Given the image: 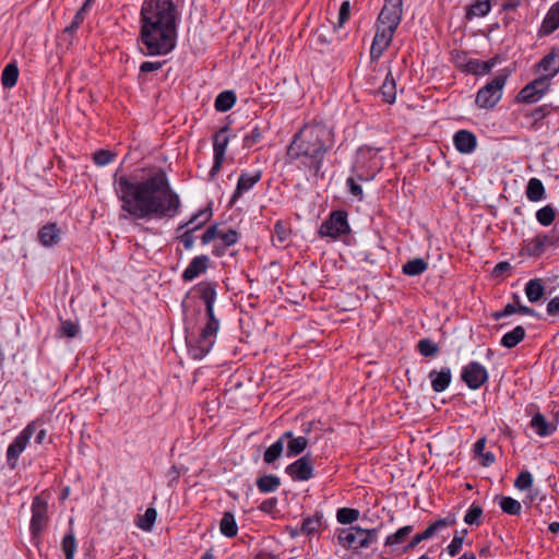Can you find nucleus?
<instances>
[{"mask_svg":"<svg viewBox=\"0 0 559 559\" xmlns=\"http://www.w3.org/2000/svg\"><path fill=\"white\" fill-rule=\"evenodd\" d=\"M114 187L121 211L133 219H173L181 210V199L163 168L141 180L116 171Z\"/></svg>","mask_w":559,"mask_h":559,"instance_id":"nucleus-1","label":"nucleus"},{"mask_svg":"<svg viewBox=\"0 0 559 559\" xmlns=\"http://www.w3.org/2000/svg\"><path fill=\"white\" fill-rule=\"evenodd\" d=\"M335 138L332 128L323 122L306 123L293 139L286 150L289 163H298L299 169L308 171L314 178H323V164L334 147Z\"/></svg>","mask_w":559,"mask_h":559,"instance_id":"nucleus-2","label":"nucleus"},{"mask_svg":"<svg viewBox=\"0 0 559 559\" xmlns=\"http://www.w3.org/2000/svg\"><path fill=\"white\" fill-rule=\"evenodd\" d=\"M141 8L140 12V39L146 47L145 55L162 56L175 49L177 43V22L179 14L168 10H152Z\"/></svg>","mask_w":559,"mask_h":559,"instance_id":"nucleus-3","label":"nucleus"},{"mask_svg":"<svg viewBox=\"0 0 559 559\" xmlns=\"http://www.w3.org/2000/svg\"><path fill=\"white\" fill-rule=\"evenodd\" d=\"M216 288V282H200L195 286L199 297L205 306V323L198 335L189 333L188 326L185 328V331L188 353L197 360L204 358L211 352L219 331V320L214 312V304L217 298Z\"/></svg>","mask_w":559,"mask_h":559,"instance_id":"nucleus-4","label":"nucleus"},{"mask_svg":"<svg viewBox=\"0 0 559 559\" xmlns=\"http://www.w3.org/2000/svg\"><path fill=\"white\" fill-rule=\"evenodd\" d=\"M510 74L511 71L504 69L486 85L480 87L475 98L476 106L487 110L493 109L502 98L503 87Z\"/></svg>","mask_w":559,"mask_h":559,"instance_id":"nucleus-5","label":"nucleus"},{"mask_svg":"<svg viewBox=\"0 0 559 559\" xmlns=\"http://www.w3.org/2000/svg\"><path fill=\"white\" fill-rule=\"evenodd\" d=\"M379 528L365 530L359 526L343 528L337 535L338 543L349 549L367 548L377 540Z\"/></svg>","mask_w":559,"mask_h":559,"instance_id":"nucleus-6","label":"nucleus"},{"mask_svg":"<svg viewBox=\"0 0 559 559\" xmlns=\"http://www.w3.org/2000/svg\"><path fill=\"white\" fill-rule=\"evenodd\" d=\"M48 522V503L39 496H35L32 501V519L29 523V532L35 545L39 544L40 535L47 527Z\"/></svg>","mask_w":559,"mask_h":559,"instance_id":"nucleus-7","label":"nucleus"},{"mask_svg":"<svg viewBox=\"0 0 559 559\" xmlns=\"http://www.w3.org/2000/svg\"><path fill=\"white\" fill-rule=\"evenodd\" d=\"M349 231L350 227L347 222V212L344 210L333 211L319 228L320 237H331L333 239H337Z\"/></svg>","mask_w":559,"mask_h":559,"instance_id":"nucleus-8","label":"nucleus"},{"mask_svg":"<svg viewBox=\"0 0 559 559\" xmlns=\"http://www.w3.org/2000/svg\"><path fill=\"white\" fill-rule=\"evenodd\" d=\"M38 425L36 421H31L12 441L7 450V463L10 468L14 469L17 465L21 453L25 450L31 438L36 432Z\"/></svg>","mask_w":559,"mask_h":559,"instance_id":"nucleus-9","label":"nucleus"},{"mask_svg":"<svg viewBox=\"0 0 559 559\" xmlns=\"http://www.w3.org/2000/svg\"><path fill=\"white\" fill-rule=\"evenodd\" d=\"M487 369L478 361H471L462 368L461 379L471 389L478 390L488 381Z\"/></svg>","mask_w":559,"mask_h":559,"instance_id":"nucleus-10","label":"nucleus"},{"mask_svg":"<svg viewBox=\"0 0 559 559\" xmlns=\"http://www.w3.org/2000/svg\"><path fill=\"white\" fill-rule=\"evenodd\" d=\"M402 0H385L377 20V24L396 29L403 14Z\"/></svg>","mask_w":559,"mask_h":559,"instance_id":"nucleus-11","label":"nucleus"},{"mask_svg":"<svg viewBox=\"0 0 559 559\" xmlns=\"http://www.w3.org/2000/svg\"><path fill=\"white\" fill-rule=\"evenodd\" d=\"M240 234L234 228L219 229L217 224L209 226L201 236V243L207 245L218 239L225 247H231L239 241Z\"/></svg>","mask_w":559,"mask_h":559,"instance_id":"nucleus-12","label":"nucleus"},{"mask_svg":"<svg viewBox=\"0 0 559 559\" xmlns=\"http://www.w3.org/2000/svg\"><path fill=\"white\" fill-rule=\"evenodd\" d=\"M286 473L295 481H306L313 477V461L311 455L305 454L286 467Z\"/></svg>","mask_w":559,"mask_h":559,"instance_id":"nucleus-13","label":"nucleus"},{"mask_svg":"<svg viewBox=\"0 0 559 559\" xmlns=\"http://www.w3.org/2000/svg\"><path fill=\"white\" fill-rule=\"evenodd\" d=\"M396 29L377 24V32L370 48V59L377 61L390 46Z\"/></svg>","mask_w":559,"mask_h":559,"instance_id":"nucleus-14","label":"nucleus"},{"mask_svg":"<svg viewBox=\"0 0 559 559\" xmlns=\"http://www.w3.org/2000/svg\"><path fill=\"white\" fill-rule=\"evenodd\" d=\"M262 178V170H255L251 174L242 171L239 176L237 187L231 195L230 204L236 203V201L243 194V192L250 190L255 183H258Z\"/></svg>","mask_w":559,"mask_h":559,"instance_id":"nucleus-15","label":"nucleus"},{"mask_svg":"<svg viewBox=\"0 0 559 559\" xmlns=\"http://www.w3.org/2000/svg\"><path fill=\"white\" fill-rule=\"evenodd\" d=\"M536 72L543 71L550 79L559 73V47H554L535 66Z\"/></svg>","mask_w":559,"mask_h":559,"instance_id":"nucleus-16","label":"nucleus"},{"mask_svg":"<svg viewBox=\"0 0 559 559\" xmlns=\"http://www.w3.org/2000/svg\"><path fill=\"white\" fill-rule=\"evenodd\" d=\"M210 266V258L205 254L194 257L187 269L182 272V280L191 282L199 275L203 274Z\"/></svg>","mask_w":559,"mask_h":559,"instance_id":"nucleus-17","label":"nucleus"},{"mask_svg":"<svg viewBox=\"0 0 559 559\" xmlns=\"http://www.w3.org/2000/svg\"><path fill=\"white\" fill-rule=\"evenodd\" d=\"M455 148L462 154L472 153L477 145L476 135L468 130H459L453 136Z\"/></svg>","mask_w":559,"mask_h":559,"instance_id":"nucleus-18","label":"nucleus"},{"mask_svg":"<svg viewBox=\"0 0 559 559\" xmlns=\"http://www.w3.org/2000/svg\"><path fill=\"white\" fill-rule=\"evenodd\" d=\"M37 239L44 247H53L60 242L61 229L56 223H48L38 230Z\"/></svg>","mask_w":559,"mask_h":559,"instance_id":"nucleus-19","label":"nucleus"},{"mask_svg":"<svg viewBox=\"0 0 559 559\" xmlns=\"http://www.w3.org/2000/svg\"><path fill=\"white\" fill-rule=\"evenodd\" d=\"M431 388L436 393L443 392L451 383L452 373L449 367H442L439 371L433 369L428 374Z\"/></svg>","mask_w":559,"mask_h":559,"instance_id":"nucleus-20","label":"nucleus"},{"mask_svg":"<svg viewBox=\"0 0 559 559\" xmlns=\"http://www.w3.org/2000/svg\"><path fill=\"white\" fill-rule=\"evenodd\" d=\"M94 2H95V0H85L84 3L82 4V7L75 13L71 24L68 25L67 27H64L63 35L69 36L70 44L72 43V39H73L74 35L76 34V31L80 28V26L84 22L85 15L88 12V10L91 9V7L94 4Z\"/></svg>","mask_w":559,"mask_h":559,"instance_id":"nucleus-21","label":"nucleus"},{"mask_svg":"<svg viewBox=\"0 0 559 559\" xmlns=\"http://www.w3.org/2000/svg\"><path fill=\"white\" fill-rule=\"evenodd\" d=\"M559 28V1L554 3L546 16L543 20V23L539 28L540 36H548L552 34L555 31Z\"/></svg>","mask_w":559,"mask_h":559,"instance_id":"nucleus-22","label":"nucleus"},{"mask_svg":"<svg viewBox=\"0 0 559 559\" xmlns=\"http://www.w3.org/2000/svg\"><path fill=\"white\" fill-rule=\"evenodd\" d=\"M229 126L225 124L213 134V156L224 157L229 143Z\"/></svg>","mask_w":559,"mask_h":559,"instance_id":"nucleus-23","label":"nucleus"},{"mask_svg":"<svg viewBox=\"0 0 559 559\" xmlns=\"http://www.w3.org/2000/svg\"><path fill=\"white\" fill-rule=\"evenodd\" d=\"M555 110L556 107H554L551 104H544L524 112V116L532 119L531 129L538 130L540 128V122Z\"/></svg>","mask_w":559,"mask_h":559,"instance_id":"nucleus-24","label":"nucleus"},{"mask_svg":"<svg viewBox=\"0 0 559 559\" xmlns=\"http://www.w3.org/2000/svg\"><path fill=\"white\" fill-rule=\"evenodd\" d=\"M514 313L538 317V314L533 308H530L524 305H519L518 307H515V305L513 304H507L502 310L493 312L491 317L493 320L499 321L502 318Z\"/></svg>","mask_w":559,"mask_h":559,"instance_id":"nucleus-25","label":"nucleus"},{"mask_svg":"<svg viewBox=\"0 0 559 559\" xmlns=\"http://www.w3.org/2000/svg\"><path fill=\"white\" fill-rule=\"evenodd\" d=\"M543 241L536 235L532 239L523 240L519 254L521 257L539 258L544 254Z\"/></svg>","mask_w":559,"mask_h":559,"instance_id":"nucleus-26","label":"nucleus"},{"mask_svg":"<svg viewBox=\"0 0 559 559\" xmlns=\"http://www.w3.org/2000/svg\"><path fill=\"white\" fill-rule=\"evenodd\" d=\"M490 0H474L466 7L465 19L472 21L474 17H484L490 12Z\"/></svg>","mask_w":559,"mask_h":559,"instance_id":"nucleus-27","label":"nucleus"},{"mask_svg":"<svg viewBox=\"0 0 559 559\" xmlns=\"http://www.w3.org/2000/svg\"><path fill=\"white\" fill-rule=\"evenodd\" d=\"M531 427L540 437H548L556 430V426L548 423L544 415L537 413L531 420Z\"/></svg>","mask_w":559,"mask_h":559,"instance_id":"nucleus-28","label":"nucleus"},{"mask_svg":"<svg viewBox=\"0 0 559 559\" xmlns=\"http://www.w3.org/2000/svg\"><path fill=\"white\" fill-rule=\"evenodd\" d=\"M379 93L382 96V100L386 104H393L396 98V84L391 72H389L379 88Z\"/></svg>","mask_w":559,"mask_h":559,"instance_id":"nucleus-29","label":"nucleus"},{"mask_svg":"<svg viewBox=\"0 0 559 559\" xmlns=\"http://www.w3.org/2000/svg\"><path fill=\"white\" fill-rule=\"evenodd\" d=\"M526 332L522 325H516L512 331L506 333L500 344L506 348H513L525 338Z\"/></svg>","mask_w":559,"mask_h":559,"instance_id":"nucleus-30","label":"nucleus"},{"mask_svg":"<svg viewBox=\"0 0 559 559\" xmlns=\"http://www.w3.org/2000/svg\"><path fill=\"white\" fill-rule=\"evenodd\" d=\"M219 531L224 536H226L228 538H233V537L237 536L238 525H237L234 513H231L229 511L224 512L223 518L221 519V522H219Z\"/></svg>","mask_w":559,"mask_h":559,"instance_id":"nucleus-31","label":"nucleus"},{"mask_svg":"<svg viewBox=\"0 0 559 559\" xmlns=\"http://www.w3.org/2000/svg\"><path fill=\"white\" fill-rule=\"evenodd\" d=\"M525 294L530 302L539 301L545 295V287L542 280H530L525 285Z\"/></svg>","mask_w":559,"mask_h":559,"instance_id":"nucleus-32","label":"nucleus"},{"mask_svg":"<svg viewBox=\"0 0 559 559\" xmlns=\"http://www.w3.org/2000/svg\"><path fill=\"white\" fill-rule=\"evenodd\" d=\"M237 96L234 91H224L217 95L214 107L219 112H226L236 104Z\"/></svg>","mask_w":559,"mask_h":559,"instance_id":"nucleus-33","label":"nucleus"},{"mask_svg":"<svg viewBox=\"0 0 559 559\" xmlns=\"http://www.w3.org/2000/svg\"><path fill=\"white\" fill-rule=\"evenodd\" d=\"M255 485L260 492H274L281 486V479L276 475L267 474L259 477L255 481Z\"/></svg>","mask_w":559,"mask_h":559,"instance_id":"nucleus-34","label":"nucleus"},{"mask_svg":"<svg viewBox=\"0 0 559 559\" xmlns=\"http://www.w3.org/2000/svg\"><path fill=\"white\" fill-rule=\"evenodd\" d=\"M526 198L532 202H538L545 198V187L538 178H531L526 186Z\"/></svg>","mask_w":559,"mask_h":559,"instance_id":"nucleus-35","label":"nucleus"},{"mask_svg":"<svg viewBox=\"0 0 559 559\" xmlns=\"http://www.w3.org/2000/svg\"><path fill=\"white\" fill-rule=\"evenodd\" d=\"M427 269L428 262L423 258H416L404 263L402 272L407 276H417L427 271Z\"/></svg>","mask_w":559,"mask_h":559,"instance_id":"nucleus-36","label":"nucleus"},{"mask_svg":"<svg viewBox=\"0 0 559 559\" xmlns=\"http://www.w3.org/2000/svg\"><path fill=\"white\" fill-rule=\"evenodd\" d=\"M322 513L317 511L312 516L306 518L301 522L300 532L305 535H312L319 532L322 522Z\"/></svg>","mask_w":559,"mask_h":559,"instance_id":"nucleus-37","label":"nucleus"},{"mask_svg":"<svg viewBox=\"0 0 559 559\" xmlns=\"http://www.w3.org/2000/svg\"><path fill=\"white\" fill-rule=\"evenodd\" d=\"M19 79V68L15 62L5 66L1 74V83L4 88L15 86Z\"/></svg>","mask_w":559,"mask_h":559,"instance_id":"nucleus-38","label":"nucleus"},{"mask_svg":"<svg viewBox=\"0 0 559 559\" xmlns=\"http://www.w3.org/2000/svg\"><path fill=\"white\" fill-rule=\"evenodd\" d=\"M542 98L540 94L536 92L531 84H526L520 90L515 96V103L518 104H535Z\"/></svg>","mask_w":559,"mask_h":559,"instance_id":"nucleus-39","label":"nucleus"},{"mask_svg":"<svg viewBox=\"0 0 559 559\" xmlns=\"http://www.w3.org/2000/svg\"><path fill=\"white\" fill-rule=\"evenodd\" d=\"M212 217V210L211 209H205V210H200L199 212L194 213L189 221L187 222H183L181 223L176 231L179 233L181 230H183L185 228H191L192 226L201 223V222H204V224Z\"/></svg>","mask_w":559,"mask_h":559,"instance_id":"nucleus-40","label":"nucleus"},{"mask_svg":"<svg viewBox=\"0 0 559 559\" xmlns=\"http://www.w3.org/2000/svg\"><path fill=\"white\" fill-rule=\"evenodd\" d=\"M152 5V10H168L170 13L179 14L178 5L175 0H144L142 8H148Z\"/></svg>","mask_w":559,"mask_h":559,"instance_id":"nucleus-41","label":"nucleus"},{"mask_svg":"<svg viewBox=\"0 0 559 559\" xmlns=\"http://www.w3.org/2000/svg\"><path fill=\"white\" fill-rule=\"evenodd\" d=\"M416 348L424 357H435L440 350L439 345L428 337L419 340Z\"/></svg>","mask_w":559,"mask_h":559,"instance_id":"nucleus-42","label":"nucleus"},{"mask_svg":"<svg viewBox=\"0 0 559 559\" xmlns=\"http://www.w3.org/2000/svg\"><path fill=\"white\" fill-rule=\"evenodd\" d=\"M308 447L306 437L292 438L287 443V456L294 457L301 454Z\"/></svg>","mask_w":559,"mask_h":559,"instance_id":"nucleus-43","label":"nucleus"},{"mask_svg":"<svg viewBox=\"0 0 559 559\" xmlns=\"http://www.w3.org/2000/svg\"><path fill=\"white\" fill-rule=\"evenodd\" d=\"M437 530L431 523L424 532L416 534L413 536L411 542L404 547V552H408L413 550L418 544L423 540L431 538L436 534Z\"/></svg>","mask_w":559,"mask_h":559,"instance_id":"nucleus-44","label":"nucleus"},{"mask_svg":"<svg viewBox=\"0 0 559 559\" xmlns=\"http://www.w3.org/2000/svg\"><path fill=\"white\" fill-rule=\"evenodd\" d=\"M76 547H78L76 539H75L73 531L71 530L68 534L64 535L62 543H61V548H62L66 559H74Z\"/></svg>","mask_w":559,"mask_h":559,"instance_id":"nucleus-45","label":"nucleus"},{"mask_svg":"<svg viewBox=\"0 0 559 559\" xmlns=\"http://www.w3.org/2000/svg\"><path fill=\"white\" fill-rule=\"evenodd\" d=\"M157 518V511L154 508H147L143 515H140L136 525L143 531L150 532Z\"/></svg>","mask_w":559,"mask_h":559,"instance_id":"nucleus-46","label":"nucleus"},{"mask_svg":"<svg viewBox=\"0 0 559 559\" xmlns=\"http://www.w3.org/2000/svg\"><path fill=\"white\" fill-rule=\"evenodd\" d=\"M499 506L509 515H519L522 510V506L518 500L507 496L500 498Z\"/></svg>","mask_w":559,"mask_h":559,"instance_id":"nucleus-47","label":"nucleus"},{"mask_svg":"<svg viewBox=\"0 0 559 559\" xmlns=\"http://www.w3.org/2000/svg\"><path fill=\"white\" fill-rule=\"evenodd\" d=\"M412 525H406L399 528L395 533L385 538V546H394L402 544L405 538L413 532Z\"/></svg>","mask_w":559,"mask_h":559,"instance_id":"nucleus-48","label":"nucleus"},{"mask_svg":"<svg viewBox=\"0 0 559 559\" xmlns=\"http://www.w3.org/2000/svg\"><path fill=\"white\" fill-rule=\"evenodd\" d=\"M284 445L282 443V440L275 441L273 444H271L263 454V461L266 464L274 463L283 453Z\"/></svg>","mask_w":559,"mask_h":559,"instance_id":"nucleus-49","label":"nucleus"},{"mask_svg":"<svg viewBox=\"0 0 559 559\" xmlns=\"http://www.w3.org/2000/svg\"><path fill=\"white\" fill-rule=\"evenodd\" d=\"M203 225H204V222H201V223L192 226L191 228H185L186 230L177 237L186 250L192 249L193 243H194L193 234L197 230H199Z\"/></svg>","mask_w":559,"mask_h":559,"instance_id":"nucleus-50","label":"nucleus"},{"mask_svg":"<svg viewBox=\"0 0 559 559\" xmlns=\"http://www.w3.org/2000/svg\"><path fill=\"white\" fill-rule=\"evenodd\" d=\"M556 217V210L550 205H546L536 212V219L543 226H549L552 224Z\"/></svg>","mask_w":559,"mask_h":559,"instance_id":"nucleus-51","label":"nucleus"},{"mask_svg":"<svg viewBox=\"0 0 559 559\" xmlns=\"http://www.w3.org/2000/svg\"><path fill=\"white\" fill-rule=\"evenodd\" d=\"M483 508L473 503L467 510L464 522L468 525L479 526L481 524Z\"/></svg>","mask_w":559,"mask_h":559,"instance_id":"nucleus-52","label":"nucleus"},{"mask_svg":"<svg viewBox=\"0 0 559 559\" xmlns=\"http://www.w3.org/2000/svg\"><path fill=\"white\" fill-rule=\"evenodd\" d=\"M466 535V528L462 530L461 532H455L453 539L447 547V550L451 557L456 556L461 551Z\"/></svg>","mask_w":559,"mask_h":559,"instance_id":"nucleus-53","label":"nucleus"},{"mask_svg":"<svg viewBox=\"0 0 559 559\" xmlns=\"http://www.w3.org/2000/svg\"><path fill=\"white\" fill-rule=\"evenodd\" d=\"M263 130L259 126L253 127V129L247 135H245L242 147L251 148L252 146L260 143L263 139Z\"/></svg>","mask_w":559,"mask_h":559,"instance_id":"nucleus-54","label":"nucleus"},{"mask_svg":"<svg viewBox=\"0 0 559 559\" xmlns=\"http://www.w3.org/2000/svg\"><path fill=\"white\" fill-rule=\"evenodd\" d=\"M79 332H80V328L75 322H73L71 320H62L59 331H58V335L60 337L64 336V337L73 338V337L78 336Z\"/></svg>","mask_w":559,"mask_h":559,"instance_id":"nucleus-55","label":"nucleus"},{"mask_svg":"<svg viewBox=\"0 0 559 559\" xmlns=\"http://www.w3.org/2000/svg\"><path fill=\"white\" fill-rule=\"evenodd\" d=\"M359 518V511L350 508H341L336 512V519L341 524H352Z\"/></svg>","mask_w":559,"mask_h":559,"instance_id":"nucleus-56","label":"nucleus"},{"mask_svg":"<svg viewBox=\"0 0 559 559\" xmlns=\"http://www.w3.org/2000/svg\"><path fill=\"white\" fill-rule=\"evenodd\" d=\"M290 233L289 227H287L282 221H277L274 224L273 241H277L278 245H284L289 238Z\"/></svg>","mask_w":559,"mask_h":559,"instance_id":"nucleus-57","label":"nucleus"},{"mask_svg":"<svg viewBox=\"0 0 559 559\" xmlns=\"http://www.w3.org/2000/svg\"><path fill=\"white\" fill-rule=\"evenodd\" d=\"M550 81L551 79L548 75L543 74L531 81L530 84L543 97L549 91Z\"/></svg>","mask_w":559,"mask_h":559,"instance_id":"nucleus-58","label":"nucleus"},{"mask_svg":"<svg viewBox=\"0 0 559 559\" xmlns=\"http://www.w3.org/2000/svg\"><path fill=\"white\" fill-rule=\"evenodd\" d=\"M116 154L108 150H98L93 154V160L97 166H105L111 163Z\"/></svg>","mask_w":559,"mask_h":559,"instance_id":"nucleus-59","label":"nucleus"},{"mask_svg":"<svg viewBox=\"0 0 559 559\" xmlns=\"http://www.w3.org/2000/svg\"><path fill=\"white\" fill-rule=\"evenodd\" d=\"M533 485V476L528 471H522L514 481V486L520 490H526Z\"/></svg>","mask_w":559,"mask_h":559,"instance_id":"nucleus-60","label":"nucleus"},{"mask_svg":"<svg viewBox=\"0 0 559 559\" xmlns=\"http://www.w3.org/2000/svg\"><path fill=\"white\" fill-rule=\"evenodd\" d=\"M539 239L543 241V249L547 247L557 246L559 243V235L556 229H552L548 234H538Z\"/></svg>","mask_w":559,"mask_h":559,"instance_id":"nucleus-61","label":"nucleus"},{"mask_svg":"<svg viewBox=\"0 0 559 559\" xmlns=\"http://www.w3.org/2000/svg\"><path fill=\"white\" fill-rule=\"evenodd\" d=\"M463 71L474 75H483L481 61L478 59H468L463 66Z\"/></svg>","mask_w":559,"mask_h":559,"instance_id":"nucleus-62","label":"nucleus"},{"mask_svg":"<svg viewBox=\"0 0 559 559\" xmlns=\"http://www.w3.org/2000/svg\"><path fill=\"white\" fill-rule=\"evenodd\" d=\"M349 16H350V3H349V1L346 0V1H343L340 7L337 26L342 27L349 20Z\"/></svg>","mask_w":559,"mask_h":559,"instance_id":"nucleus-63","label":"nucleus"},{"mask_svg":"<svg viewBox=\"0 0 559 559\" xmlns=\"http://www.w3.org/2000/svg\"><path fill=\"white\" fill-rule=\"evenodd\" d=\"M346 186H347L348 191L350 192V194H353L354 197H356L360 201L362 200V198H364L362 188L353 177H349L346 180Z\"/></svg>","mask_w":559,"mask_h":559,"instance_id":"nucleus-64","label":"nucleus"}]
</instances>
